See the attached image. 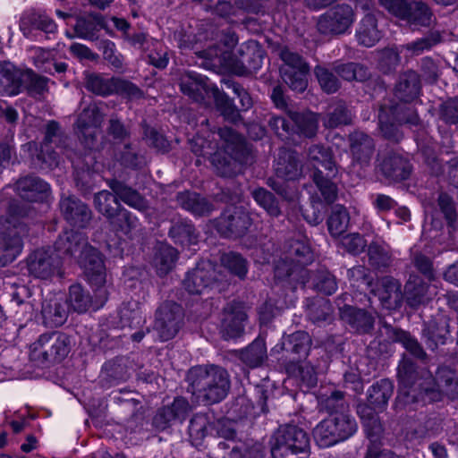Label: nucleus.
<instances>
[{"label":"nucleus","mask_w":458,"mask_h":458,"mask_svg":"<svg viewBox=\"0 0 458 458\" xmlns=\"http://www.w3.org/2000/svg\"><path fill=\"white\" fill-rule=\"evenodd\" d=\"M350 150L354 159L368 163L375 149L373 139L363 131H355L349 135Z\"/></svg>","instance_id":"c9c22d12"},{"label":"nucleus","mask_w":458,"mask_h":458,"mask_svg":"<svg viewBox=\"0 0 458 458\" xmlns=\"http://www.w3.org/2000/svg\"><path fill=\"white\" fill-rule=\"evenodd\" d=\"M45 148L47 146H55L60 151H64L69 145V137L61 129L58 122L55 120L48 121L46 124L45 136L42 141Z\"/></svg>","instance_id":"864d4df0"},{"label":"nucleus","mask_w":458,"mask_h":458,"mask_svg":"<svg viewBox=\"0 0 458 458\" xmlns=\"http://www.w3.org/2000/svg\"><path fill=\"white\" fill-rule=\"evenodd\" d=\"M19 196L30 202L47 201L51 197L50 185L38 176L28 175L16 182Z\"/></svg>","instance_id":"f3484780"},{"label":"nucleus","mask_w":458,"mask_h":458,"mask_svg":"<svg viewBox=\"0 0 458 458\" xmlns=\"http://www.w3.org/2000/svg\"><path fill=\"white\" fill-rule=\"evenodd\" d=\"M183 318L184 311L180 304L165 301L156 311L153 330L160 341H168L177 335L182 327Z\"/></svg>","instance_id":"1a4fd4ad"},{"label":"nucleus","mask_w":458,"mask_h":458,"mask_svg":"<svg viewBox=\"0 0 458 458\" xmlns=\"http://www.w3.org/2000/svg\"><path fill=\"white\" fill-rule=\"evenodd\" d=\"M252 225L249 212L242 206L227 207L216 222V229L226 238H238L245 235Z\"/></svg>","instance_id":"9b49d317"},{"label":"nucleus","mask_w":458,"mask_h":458,"mask_svg":"<svg viewBox=\"0 0 458 458\" xmlns=\"http://www.w3.org/2000/svg\"><path fill=\"white\" fill-rule=\"evenodd\" d=\"M24 71L17 69L10 62L0 64V90L8 96L18 95L23 90Z\"/></svg>","instance_id":"2f4dec72"},{"label":"nucleus","mask_w":458,"mask_h":458,"mask_svg":"<svg viewBox=\"0 0 458 458\" xmlns=\"http://www.w3.org/2000/svg\"><path fill=\"white\" fill-rule=\"evenodd\" d=\"M378 167L386 178L394 181L405 180L411 172L410 162L401 155L392 151L380 157Z\"/></svg>","instance_id":"5701e85b"},{"label":"nucleus","mask_w":458,"mask_h":458,"mask_svg":"<svg viewBox=\"0 0 458 458\" xmlns=\"http://www.w3.org/2000/svg\"><path fill=\"white\" fill-rule=\"evenodd\" d=\"M177 201L183 209L199 216H208L214 209L208 200L196 192H179Z\"/></svg>","instance_id":"79ce46f5"},{"label":"nucleus","mask_w":458,"mask_h":458,"mask_svg":"<svg viewBox=\"0 0 458 458\" xmlns=\"http://www.w3.org/2000/svg\"><path fill=\"white\" fill-rule=\"evenodd\" d=\"M220 261L222 266L232 275L241 280L246 278L249 270V262L242 254L235 251H229L221 256Z\"/></svg>","instance_id":"5fc2aeb1"},{"label":"nucleus","mask_w":458,"mask_h":458,"mask_svg":"<svg viewBox=\"0 0 458 458\" xmlns=\"http://www.w3.org/2000/svg\"><path fill=\"white\" fill-rule=\"evenodd\" d=\"M341 320L358 334H368L373 327L375 318L369 311L345 304L339 308Z\"/></svg>","instance_id":"6ab92c4d"},{"label":"nucleus","mask_w":458,"mask_h":458,"mask_svg":"<svg viewBox=\"0 0 458 458\" xmlns=\"http://www.w3.org/2000/svg\"><path fill=\"white\" fill-rule=\"evenodd\" d=\"M169 236L175 243L182 245L195 244L197 242V234L193 225L183 219L173 222L169 229Z\"/></svg>","instance_id":"3c124183"},{"label":"nucleus","mask_w":458,"mask_h":458,"mask_svg":"<svg viewBox=\"0 0 458 458\" xmlns=\"http://www.w3.org/2000/svg\"><path fill=\"white\" fill-rule=\"evenodd\" d=\"M27 268L30 276L41 280L62 276V257L50 247L38 249L28 256Z\"/></svg>","instance_id":"6e6552de"},{"label":"nucleus","mask_w":458,"mask_h":458,"mask_svg":"<svg viewBox=\"0 0 458 458\" xmlns=\"http://www.w3.org/2000/svg\"><path fill=\"white\" fill-rule=\"evenodd\" d=\"M417 378L416 364L403 355L398 366L399 389L396 397L398 404L408 406L421 403L424 405L439 399V393L434 388L417 386Z\"/></svg>","instance_id":"f03ea898"},{"label":"nucleus","mask_w":458,"mask_h":458,"mask_svg":"<svg viewBox=\"0 0 458 458\" xmlns=\"http://www.w3.org/2000/svg\"><path fill=\"white\" fill-rule=\"evenodd\" d=\"M247 319V314L244 307L240 302H230L224 309V318L222 319V333L225 338H236L242 335L244 331V322Z\"/></svg>","instance_id":"aec40b11"},{"label":"nucleus","mask_w":458,"mask_h":458,"mask_svg":"<svg viewBox=\"0 0 458 458\" xmlns=\"http://www.w3.org/2000/svg\"><path fill=\"white\" fill-rule=\"evenodd\" d=\"M287 114L293 123L292 134H297L307 139H311L317 135L318 115L316 113L311 111H288Z\"/></svg>","instance_id":"c756f323"},{"label":"nucleus","mask_w":458,"mask_h":458,"mask_svg":"<svg viewBox=\"0 0 458 458\" xmlns=\"http://www.w3.org/2000/svg\"><path fill=\"white\" fill-rule=\"evenodd\" d=\"M382 35L377 29V21L374 14H366L359 23L356 30V38L360 45L371 47L375 46Z\"/></svg>","instance_id":"58836bf2"},{"label":"nucleus","mask_w":458,"mask_h":458,"mask_svg":"<svg viewBox=\"0 0 458 458\" xmlns=\"http://www.w3.org/2000/svg\"><path fill=\"white\" fill-rule=\"evenodd\" d=\"M275 277L279 281H287L293 288L297 284L305 285L310 282V270L298 267L284 255L275 267Z\"/></svg>","instance_id":"7c9ffc66"},{"label":"nucleus","mask_w":458,"mask_h":458,"mask_svg":"<svg viewBox=\"0 0 458 458\" xmlns=\"http://www.w3.org/2000/svg\"><path fill=\"white\" fill-rule=\"evenodd\" d=\"M323 125L326 128L334 129L352 123V114L346 104L339 100L332 104L322 118Z\"/></svg>","instance_id":"8fccbe9b"},{"label":"nucleus","mask_w":458,"mask_h":458,"mask_svg":"<svg viewBox=\"0 0 458 458\" xmlns=\"http://www.w3.org/2000/svg\"><path fill=\"white\" fill-rule=\"evenodd\" d=\"M222 140V148L226 155L240 161H247L250 148L245 138L232 128H219L217 131Z\"/></svg>","instance_id":"b1692460"},{"label":"nucleus","mask_w":458,"mask_h":458,"mask_svg":"<svg viewBox=\"0 0 458 458\" xmlns=\"http://www.w3.org/2000/svg\"><path fill=\"white\" fill-rule=\"evenodd\" d=\"M314 74L320 89L327 94L337 92L342 86L340 79L333 70V63L316 65Z\"/></svg>","instance_id":"de8ad7c7"},{"label":"nucleus","mask_w":458,"mask_h":458,"mask_svg":"<svg viewBox=\"0 0 458 458\" xmlns=\"http://www.w3.org/2000/svg\"><path fill=\"white\" fill-rule=\"evenodd\" d=\"M177 250L164 242H158L154 248L152 263L160 276L166 275L174 266Z\"/></svg>","instance_id":"a18cd8bd"},{"label":"nucleus","mask_w":458,"mask_h":458,"mask_svg":"<svg viewBox=\"0 0 458 458\" xmlns=\"http://www.w3.org/2000/svg\"><path fill=\"white\" fill-rule=\"evenodd\" d=\"M368 259L373 269L385 272L393 261L390 247L384 242H371L368 246Z\"/></svg>","instance_id":"ea45409f"},{"label":"nucleus","mask_w":458,"mask_h":458,"mask_svg":"<svg viewBox=\"0 0 458 458\" xmlns=\"http://www.w3.org/2000/svg\"><path fill=\"white\" fill-rule=\"evenodd\" d=\"M105 19L102 14L89 13L76 18L73 30L75 36L89 41H96L99 38V32L105 27Z\"/></svg>","instance_id":"c85d7f7f"},{"label":"nucleus","mask_w":458,"mask_h":458,"mask_svg":"<svg viewBox=\"0 0 458 458\" xmlns=\"http://www.w3.org/2000/svg\"><path fill=\"white\" fill-rule=\"evenodd\" d=\"M394 92L395 96L404 103L417 98L420 92V75L411 70L400 74Z\"/></svg>","instance_id":"f704fd0d"},{"label":"nucleus","mask_w":458,"mask_h":458,"mask_svg":"<svg viewBox=\"0 0 458 458\" xmlns=\"http://www.w3.org/2000/svg\"><path fill=\"white\" fill-rule=\"evenodd\" d=\"M95 296L92 298L89 293L81 284H72L69 288V305L70 308L78 313L86 312L90 307L98 310L97 307V287H94Z\"/></svg>","instance_id":"37998d69"},{"label":"nucleus","mask_w":458,"mask_h":458,"mask_svg":"<svg viewBox=\"0 0 458 458\" xmlns=\"http://www.w3.org/2000/svg\"><path fill=\"white\" fill-rule=\"evenodd\" d=\"M191 411L189 402L183 397H177L171 405L157 410L153 417L152 424L157 430H165L173 421H183Z\"/></svg>","instance_id":"a211bd4d"},{"label":"nucleus","mask_w":458,"mask_h":458,"mask_svg":"<svg viewBox=\"0 0 458 458\" xmlns=\"http://www.w3.org/2000/svg\"><path fill=\"white\" fill-rule=\"evenodd\" d=\"M283 64L280 67V73L286 72H298L301 70H310L308 62L297 52L289 48H283L279 54Z\"/></svg>","instance_id":"0e129e2a"},{"label":"nucleus","mask_w":458,"mask_h":458,"mask_svg":"<svg viewBox=\"0 0 458 458\" xmlns=\"http://www.w3.org/2000/svg\"><path fill=\"white\" fill-rule=\"evenodd\" d=\"M349 223L350 216L347 209L336 205L332 208L327 222L328 232L333 237H338L347 230Z\"/></svg>","instance_id":"4d7b16f0"},{"label":"nucleus","mask_w":458,"mask_h":458,"mask_svg":"<svg viewBox=\"0 0 458 458\" xmlns=\"http://www.w3.org/2000/svg\"><path fill=\"white\" fill-rule=\"evenodd\" d=\"M267 358V347L262 338H256L250 344L239 352V359L251 369L261 366Z\"/></svg>","instance_id":"09e8293b"},{"label":"nucleus","mask_w":458,"mask_h":458,"mask_svg":"<svg viewBox=\"0 0 458 458\" xmlns=\"http://www.w3.org/2000/svg\"><path fill=\"white\" fill-rule=\"evenodd\" d=\"M20 30L25 38H31L34 30H41L46 34L55 33L57 25L53 19L43 13L29 12L21 18Z\"/></svg>","instance_id":"393cba45"},{"label":"nucleus","mask_w":458,"mask_h":458,"mask_svg":"<svg viewBox=\"0 0 458 458\" xmlns=\"http://www.w3.org/2000/svg\"><path fill=\"white\" fill-rule=\"evenodd\" d=\"M216 280V272L210 262H201L187 273L182 284L190 294H201Z\"/></svg>","instance_id":"dca6fc26"},{"label":"nucleus","mask_w":458,"mask_h":458,"mask_svg":"<svg viewBox=\"0 0 458 458\" xmlns=\"http://www.w3.org/2000/svg\"><path fill=\"white\" fill-rule=\"evenodd\" d=\"M311 344V337L307 332L296 331L283 337L281 348L286 353L285 358L298 362L308 356Z\"/></svg>","instance_id":"4be33fe9"},{"label":"nucleus","mask_w":458,"mask_h":458,"mask_svg":"<svg viewBox=\"0 0 458 458\" xmlns=\"http://www.w3.org/2000/svg\"><path fill=\"white\" fill-rule=\"evenodd\" d=\"M88 240L84 233L69 230L59 235L55 242L53 250L60 254L62 259L65 257L78 259L88 246Z\"/></svg>","instance_id":"412c9836"},{"label":"nucleus","mask_w":458,"mask_h":458,"mask_svg":"<svg viewBox=\"0 0 458 458\" xmlns=\"http://www.w3.org/2000/svg\"><path fill=\"white\" fill-rule=\"evenodd\" d=\"M181 91L193 101L200 103L205 99V95L212 91L208 79L195 72L183 73L180 78Z\"/></svg>","instance_id":"cd10ccee"},{"label":"nucleus","mask_w":458,"mask_h":458,"mask_svg":"<svg viewBox=\"0 0 458 458\" xmlns=\"http://www.w3.org/2000/svg\"><path fill=\"white\" fill-rule=\"evenodd\" d=\"M96 210L106 219H110L123 207L118 197L108 191H100L94 195L93 199Z\"/></svg>","instance_id":"603ef678"},{"label":"nucleus","mask_w":458,"mask_h":458,"mask_svg":"<svg viewBox=\"0 0 458 458\" xmlns=\"http://www.w3.org/2000/svg\"><path fill=\"white\" fill-rule=\"evenodd\" d=\"M108 222L114 230L124 234H128L138 225L137 217L123 207L108 219Z\"/></svg>","instance_id":"774afa93"},{"label":"nucleus","mask_w":458,"mask_h":458,"mask_svg":"<svg viewBox=\"0 0 458 458\" xmlns=\"http://www.w3.org/2000/svg\"><path fill=\"white\" fill-rule=\"evenodd\" d=\"M372 293L377 296L383 307L387 310H397L403 305L402 284L393 276H385L379 278L377 287L372 290Z\"/></svg>","instance_id":"2eb2a0df"},{"label":"nucleus","mask_w":458,"mask_h":458,"mask_svg":"<svg viewBox=\"0 0 458 458\" xmlns=\"http://www.w3.org/2000/svg\"><path fill=\"white\" fill-rule=\"evenodd\" d=\"M108 186L118 199L129 207L140 212H145L148 209V201L139 191L123 182L111 180L108 182Z\"/></svg>","instance_id":"72a5a7b5"},{"label":"nucleus","mask_w":458,"mask_h":458,"mask_svg":"<svg viewBox=\"0 0 458 458\" xmlns=\"http://www.w3.org/2000/svg\"><path fill=\"white\" fill-rule=\"evenodd\" d=\"M355 13L351 5L336 4L320 15L317 22L318 31L325 36L344 34L353 24Z\"/></svg>","instance_id":"9d476101"},{"label":"nucleus","mask_w":458,"mask_h":458,"mask_svg":"<svg viewBox=\"0 0 458 458\" xmlns=\"http://www.w3.org/2000/svg\"><path fill=\"white\" fill-rule=\"evenodd\" d=\"M428 284L420 276L411 273L404 284L403 301L412 309H417L427 301Z\"/></svg>","instance_id":"473e14b6"},{"label":"nucleus","mask_w":458,"mask_h":458,"mask_svg":"<svg viewBox=\"0 0 458 458\" xmlns=\"http://www.w3.org/2000/svg\"><path fill=\"white\" fill-rule=\"evenodd\" d=\"M310 280H312L313 287L326 295H331L337 290L335 276L326 269L318 270L315 273L310 271Z\"/></svg>","instance_id":"680f3d73"},{"label":"nucleus","mask_w":458,"mask_h":458,"mask_svg":"<svg viewBox=\"0 0 458 458\" xmlns=\"http://www.w3.org/2000/svg\"><path fill=\"white\" fill-rule=\"evenodd\" d=\"M27 233V226L22 223L8 226L0 232V266L12 263L21 253L22 239Z\"/></svg>","instance_id":"ddd939ff"},{"label":"nucleus","mask_w":458,"mask_h":458,"mask_svg":"<svg viewBox=\"0 0 458 458\" xmlns=\"http://www.w3.org/2000/svg\"><path fill=\"white\" fill-rule=\"evenodd\" d=\"M113 83L114 77L90 73L86 76L85 88L96 95L106 97L113 94Z\"/></svg>","instance_id":"e2e57ef3"},{"label":"nucleus","mask_w":458,"mask_h":458,"mask_svg":"<svg viewBox=\"0 0 458 458\" xmlns=\"http://www.w3.org/2000/svg\"><path fill=\"white\" fill-rule=\"evenodd\" d=\"M319 410L332 414L349 411V405L344 399V393L339 390L320 392L318 396Z\"/></svg>","instance_id":"c03bdc74"},{"label":"nucleus","mask_w":458,"mask_h":458,"mask_svg":"<svg viewBox=\"0 0 458 458\" xmlns=\"http://www.w3.org/2000/svg\"><path fill=\"white\" fill-rule=\"evenodd\" d=\"M437 207L443 215L450 232L458 229V212L453 197L441 192L437 197Z\"/></svg>","instance_id":"13d9d810"},{"label":"nucleus","mask_w":458,"mask_h":458,"mask_svg":"<svg viewBox=\"0 0 458 458\" xmlns=\"http://www.w3.org/2000/svg\"><path fill=\"white\" fill-rule=\"evenodd\" d=\"M288 260L298 267H303L313 261V253L308 242L303 239H292L285 245L284 254Z\"/></svg>","instance_id":"4c0bfd02"},{"label":"nucleus","mask_w":458,"mask_h":458,"mask_svg":"<svg viewBox=\"0 0 458 458\" xmlns=\"http://www.w3.org/2000/svg\"><path fill=\"white\" fill-rule=\"evenodd\" d=\"M383 327L390 340L400 343L407 352L418 360H425L427 359V353L420 344L408 332L394 328L386 322L383 324Z\"/></svg>","instance_id":"e433bc0d"},{"label":"nucleus","mask_w":458,"mask_h":458,"mask_svg":"<svg viewBox=\"0 0 458 458\" xmlns=\"http://www.w3.org/2000/svg\"><path fill=\"white\" fill-rule=\"evenodd\" d=\"M59 208L64 218L78 228L87 227L92 219V211L89 206L73 195H63Z\"/></svg>","instance_id":"4468645a"},{"label":"nucleus","mask_w":458,"mask_h":458,"mask_svg":"<svg viewBox=\"0 0 458 458\" xmlns=\"http://www.w3.org/2000/svg\"><path fill=\"white\" fill-rule=\"evenodd\" d=\"M77 261L84 268L85 276L92 287H97V307H103L108 298L106 287V267L103 257L94 247L88 246L79 256Z\"/></svg>","instance_id":"423d86ee"},{"label":"nucleus","mask_w":458,"mask_h":458,"mask_svg":"<svg viewBox=\"0 0 458 458\" xmlns=\"http://www.w3.org/2000/svg\"><path fill=\"white\" fill-rule=\"evenodd\" d=\"M302 161L297 151L282 149L276 164V175L287 181L297 180L302 174Z\"/></svg>","instance_id":"bb28decb"},{"label":"nucleus","mask_w":458,"mask_h":458,"mask_svg":"<svg viewBox=\"0 0 458 458\" xmlns=\"http://www.w3.org/2000/svg\"><path fill=\"white\" fill-rule=\"evenodd\" d=\"M69 311L68 303L62 297L46 299L41 310L43 322L48 327H61L66 322Z\"/></svg>","instance_id":"a878e982"},{"label":"nucleus","mask_w":458,"mask_h":458,"mask_svg":"<svg viewBox=\"0 0 458 458\" xmlns=\"http://www.w3.org/2000/svg\"><path fill=\"white\" fill-rule=\"evenodd\" d=\"M358 425L350 411L332 414L320 421L313 430L316 443L322 448L332 446L352 437Z\"/></svg>","instance_id":"20e7f679"},{"label":"nucleus","mask_w":458,"mask_h":458,"mask_svg":"<svg viewBox=\"0 0 458 458\" xmlns=\"http://www.w3.org/2000/svg\"><path fill=\"white\" fill-rule=\"evenodd\" d=\"M308 157L314 165H321L328 172V176H335L337 171L328 148L319 144L312 145L309 148Z\"/></svg>","instance_id":"bf43d9fd"},{"label":"nucleus","mask_w":458,"mask_h":458,"mask_svg":"<svg viewBox=\"0 0 458 458\" xmlns=\"http://www.w3.org/2000/svg\"><path fill=\"white\" fill-rule=\"evenodd\" d=\"M212 94L216 107L221 115L228 122L237 123L241 119V114L233 101L217 88L212 89Z\"/></svg>","instance_id":"6e6d98bb"},{"label":"nucleus","mask_w":458,"mask_h":458,"mask_svg":"<svg viewBox=\"0 0 458 458\" xmlns=\"http://www.w3.org/2000/svg\"><path fill=\"white\" fill-rule=\"evenodd\" d=\"M333 70H335L339 79H342L346 81H364L368 80L370 76L369 71L367 66H365L362 64L355 62H333Z\"/></svg>","instance_id":"49530a36"},{"label":"nucleus","mask_w":458,"mask_h":458,"mask_svg":"<svg viewBox=\"0 0 458 458\" xmlns=\"http://www.w3.org/2000/svg\"><path fill=\"white\" fill-rule=\"evenodd\" d=\"M186 380L188 392L204 405L222 402L231 387L228 371L217 365H199L189 369Z\"/></svg>","instance_id":"f257e3e1"},{"label":"nucleus","mask_w":458,"mask_h":458,"mask_svg":"<svg viewBox=\"0 0 458 458\" xmlns=\"http://www.w3.org/2000/svg\"><path fill=\"white\" fill-rule=\"evenodd\" d=\"M379 3L391 14L410 24L428 27L436 20L429 6L422 1L379 0Z\"/></svg>","instance_id":"0eeeda50"},{"label":"nucleus","mask_w":458,"mask_h":458,"mask_svg":"<svg viewBox=\"0 0 458 458\" xmlns=\"http://www.w3.org/2000/svg\"><path fill=\"white\" fill-rule=\"evenodd\" d=\"M442 40V34L439 30H430L424 37L407 43L403 46V48L412 55H420L425 51L431 50L435 46L441 43Z\"/></svg>","instance_id":"052dcab7"},{"label":"nucleus","mask_w":458,"mask_h":458,"mask_svg":"<svg viewBox=\"0 0 458 458\" xmlns=\"http://www.w3.org/2000/svg\"><path fill=\"white\" fill-rule=\"evenodd\" d=\"M272 458H309L310 437L300 427L281 426L269 440Z\"/></svg>","instance_id":"7ed1b4c3"},{"label":"nucleus","mask_w":458,"mask_h":458,"mask_svg":"<svg viewBox=\"0 0 458 458\" xmlns=\"http://www.w3.org/2000/svg\"><path fill=\"white\" fill-rule=\"evenodd\" d=\"M394 393V384L387 378H383L374 383L367 391L369 404L383 411Z\"/></svg>","instance_id":"a19ab883"},{"label":"nucleus","mask_w":458,"mask_h":458,"mask_svg":"<svg viewBox=\"0 0 458 458\" xmlns=\"http://www.w3.org/2000/svg\"><path fill=\"white\" fill-rule=\"evenodd\" d=\"M209 424V418L205 413H196L191 419L189 425V436L194 445H200L206 437Z\"/></svg>","instance_id":"338daca9"},{"label":"nucleus","mask_w":458,"mask_h":458,"mask_svg":"<svg viewBox=\"0 0 458 458\" xmlns=\"http://www.w3.org/2000/svg\"><path fill=\"white\" fill-rule=\"evenodd\" d=\"M70 352V338L61 332L41 335L31 344L30 359L41 364L63 360Z\"/></svg>","instance_id":"39448f33"},{"label":"nucleus","mask_w":458,"mask_h":458,"mask_svg":"<svg viewBox=\"0 0 458 458\" xmlns=\"http://www.w3.org/2000/svg\"><path fill=\"white\" fill-rule=\"evenodd\" d=\"M104 119L102 103L90 102L80 113L76 125L80 138L86 148H92L97 140V129Z\"/></svg>","instance_id":"f8f14e48"},{"label":"nucleus","mask_w":458,"mask_h":458,"mask_svg":"<svg viewBox=\"0 0 458 458\" xmlns=\"http://www.w3.org/2000/svg\"><path fill=\"white\" fill-rule=\"evenodd\" d=\"M251 196L257 204L264 208L270 216L277 217L281 215L278 200L274 194L267 189H255L251 191Z\"/></svg>","instance_id":"69168bd1"}]
</instances>
